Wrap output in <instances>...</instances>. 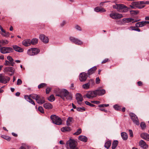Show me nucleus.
I'll list each match as a JSON object with an SVG mask.
<instances>
[{
  "mask_svg": "<svg viewBox=\"0 0 149 149\" xmlns=\"http://www.w3.org/2000/svg\"><path fill=\"white\" fill-rule=\"evenodd\" d=\"M118 141L117 140L114 141L112 143V149H115L116 147H117L118 144Z\"/></svg>",
  "mask_w": 149,
  "mask_h": 149,
  "instance_id": "27",
  "label": "nucleus"
},
{
  "mask_svg": "<svg viewBox=\"0 0 149 149\" xmlns=\"http://www.w3.org/2000/svg\"><path fill=\"white\" fill-rule=\"evenodd\" d=\"M31 44V40L30 39H27V40H24L22 42L23 45L26 47L30 46Z\"/></svg>",
  "mask_w": 149,
  "mask_h": 149,
  "instance_id": "22",
  "label": "nucleus"
},
{
  "mask_svg": "<svg viewBox=\"0 0 149 149\" xmlns=\"http://www.w3.org/2000/svg\"><path fill=\"white\" fill-rule=\"evenodd\" d=\"M106 10L104 9L103 8H100V12L101 13H103Z\"/></svg>",
  "mask_w": 149,
  "mask_h": 149,
  "instance_id": "63",
  "label": "nucleus"
},
{
  "mask_svg": "<svg viewBox=\"0 0 149 149\" xmlns=\"http://www.w3.org/2000/svg\"><path fill=\"white\" fill-rule=\"evenodd\" d=\"M87 78L86 74L85 72L81 73L79 75V79L81 81H85Z\"/></svg>",
  "mask_w": 149,
  "mask_h": 149,
  "instance_id": "11",
  "label": "nucleus"
},
{
  "mask_svg": "<svg viewBox=\"0 0 149 149\" xmlns=\"http://www.w3.org/2000/svg\"><path fill=\"white\" fill-rule=\"evenodd\" d=\"M38 110L42 113H44L43 108L42 107H39L38 108Z\"/></svg>",
  "mask_w": 149,
  "mask_h": 149,
  "instance_id": "45",
  "label": "nucleus"
},
{
  "mask_svg": "<svg viewBox=\"0 0 149 149\" xmlns=\"http://www.w3.org/2000/svg\"><path fill=\"white\" fill-rule=\"evenodd\" d=\"M111 144V142L110 141H107L105 143L104 147L107 149L109 148Z\"/></svg>",
  "mask_w": 149,
  "mask_h": 149,
  "instance_id": "32",
  "label": "nucleus"
},
{
  "mask_svg": "<svg viewBox=\"0 0 149 149\" xmlns=\"http://www.w3.org/2000/svg\"><path fill=\"white\" fill-rule=\"evenodd\" d=\"M139 145L141 147L144 149L147 148L148 147V145L142 140H141L139 142Z\"/></svg>",
  "mask_w": 149,
  "mask_h": 149,
  "instance_id": "13",
  "label": "nucleus"
},
{
  "mask_svg": "<svg viewBox=\"0 0 149 149\" xmlns=\"http://www.w3.org/2000/svg\"><path fill=\"white\" fill-rule=\"evenodd\" d=\"M140 126L142 129H144L146 127V125L144 123L142 122L140 124Z\"/></svg>",
  "mask_w": 149,
  "mask_h": 149,
  "instance_id": "48",
  "label": "nucleus"
},
{
  "mask_svg": "<svg viewBox=\"0 0 149 149\" xmlns=\"http://www.w3.org/2000/svg\"><path fill=\"white\" fill-rule=\"evenodd\" d=\"M141 22L136 23L135 24L136 26L137 27H142L143 25L141 24Z\"/></svg>",
  "mask_w": 149,
  "mask_h": 149,
  "instance_id": "44",
  "label": "nucleus"
},
{
  "mask_svg": "<svg viewBox=\"0 0 149 149\" xmlns=\"http://www.w3.org/2000/svg\"><path fill=\"white\" fill-rule=\"evenodd\" d=\"M108 60H109L108 58H106L102 61V63H106L108 61Z\"/></svg>",
  "mask_w": 149,
  "mask_h": 149,
  "instance_id": "62",
  "label": "nucleus"
},
{
  "mask_svg": "<svg viewBox=\"0 0 149 149\" xmlns=\"http://www.w3.org/2000/svg\"><path fill=\"white\" fill-rule=\"evenodd\" d=\"M129 131L130 133V136L132 137L133 136V134L132 130H130Z\"/></svg>",
  "mask_w": 149,
  "mask_h": 149,
  "instance_id": "60",
  "label": "nucleus"
},
{
  "mask_svg": "<svg viewBox=\"0 0 149 149\" xmlns=\"http://www.w3.org/2000/svg\"><path fill=\"white\" fill-rule=\"evenodd\" d=\"M90 84V83L88 82L86 84H83L82 86V87L85 89H87L89 88Z\"/></svg>",
  "mask_w": 149,
  "mask_h": 149,
  "instance_id": "35",
  "label": "nucleus"
},
{
  "mask_svg": "<svg viewBox=\"0 0 149 149\" xmlns=\"http://www.w3.org/2000/svg\"><path fill=\"white\" fill-rule=\"evenodd\" d=\"M139 3V2H132L131 3V5H130V6L132 8H137Z\"/></svg>",
  "mask_w": 149,
  "mask_h": 149,
  "instance_id": "25",
  "label": "nucleus"
},
{
  "mask_svg": "<svg viewBox=\"0 0 149 149\" xmlns=\"http://www.w3.org/2000/svg\"><path fill=\"white\" fill-rule=\"evenodd\" d=\"M113 107L116 110H120L121 109V108L117 104L114 105Z\"/></svg>",
  "mask_w": 149,
  "mask_h": 149,
  "instance_id": "42",
  "label": "nucleus"
},
{
  "mask_svg": "<svg viewBox=\"0 0 149 149\" xmlns=\"http://www.w3.org/2000/svg\"><path fill=\"white\" fill-rule=\"evenodd\" d=\"M141 138L148 141H149V134L147 133H143L141 134Z\"/></svg>",
  "mask_w": 149,
  "mask_h": 149,
  "instance_id": "18",
  "label": "nucleus"
},
{
  "mask_svg": "<svg viewBox=\"0 0 149 149\" xmlns=\"http://www.w3.org/2000/svg\"><path fill=\"white\" fill-rule=\"evenodd\" d=\"M69 39L72 42L76 45H80L83 44V42L81 40L74 37H70Z\"/></svg>",
  "mask_w": 149,
  "mask_h": 149,
  "instance_id": "6",
  "label": "nucleus"
},
{
  "mask_svg": "<svg viewBox=\"0 0 149 149\" xmlns=\"http://www.w3.org/2000/svg\"><path fill=\"white\" fill-rule=\"evenodd\" d=\"M48 100L51 102H52L54 101L55 100V98L53 95H51L48 98Z\"/></svg>",
  "mask_w": 149,
  "mask_h": 149,
  "instance_id": "36",
  "label": "nucleus"
},
{
  "mask_svg": "<svg viewBox=\"0 0 149 149\" xmlns=\"http://www.w3.org/2000/svg\"><path fill=\"white\" fill-rule=\"evenodd\" d=\"M85 103L86 104L89 105L91 107H94L95 106V105L91 104L90 102H88V101H85Z\"/></svg>",
  "mask_w": 149,
  "mask_h": 149,
  "instance_id": "47",
  "label": "nucleus"
},
{
  "mask_svg": "<svg viewBox=\"0 0 149 149\" xmlns=\"http://www.w3.org/2000/svg\"><path fill=\"white\" fill-rule=\"evenodd\" d=\"M97 69V68L96 66H94L92 68L88 71V74L89 76L93 73L94 71Z\"/></svg>",
  "mask_w": 149,
  "mask_h": 149,
  "instance_id": "21",
  "label": "nucleus"
},
{
  "mask_svg": "<svg viewBox=\"0 0 149 149\" xmlns=\"http://www.w3.org/2000/svg\"><path fill=\"white\" fill-rule=\"evenodd\" d=\"M32 49L31 48L29 49L27 51V54L30 56H34L33 54V51Z\"/></svg>",
  "mask_w": 149,
  "mask_h": 149,
  "instance_id": "37",
  "label": "nucleus"
},
{
  "mask_svg": "<svg viewBox=\"0 0 149 149\" xmlns=\"http://www.w3.org/2000/svg\"><path fill=\"white\" fill-rule=\"evenodd\" d=\"M100 8L98 7H97L94 8V10L96 12H99L100 11Z\"/></svg>",
  "mask_w": 149,
  "mask_h": 149,
  "instance_id": "57",
  "label": "nucleus"
},
{
  "mask_svg": "<svg viewBox=\"0 0 149 149\" xmlns=\"http://www.w3.org/2000/svg\"><path fill=\"white\" fill-rule=\"evenodd\" d=\"M8 43V41L7 40H0V47H1V44L2 45H5Z\"/></svg>",
  "mask_w": 149,
  "mask_h": 149,
  "instance_id": "31",
  "label": "nucleus"
},
{
  "mask_svg": "<svg viewBox=\"0 0 149 149\" xmlns=\"http://www.w3.org/2000/svg\"><path fill=\"white\" fill-rule=\"evenodd\" d=\"M13 51V49L11 47H3L0 48V52L3 54L9 53Z\"/></svg>",
  "mask_w": 149,
  "mask_h": 149,
  "instance_id": "4",
  "label": "nucleus"
},
{
  "mask_svg": "<svg viewBox=\"0 0 149 149\" xmlns=\"http://www.w3.org/2000/svg\"><path fill=\"white\" fill-rule=\"evenodd\" d=\"M131 14L133 15H136L139 13V11L137 10H131L130 11Z\"/></svg>",
  "mask_w": 149,
  "mask_h": 149,
  "instance_id": "41",
  "label": "nucleus"
},
{
  "mask_svg": "<svg viewBox=\"0 0 149 149\" xmlns=\"http://www.w3.org/2000/svg\"><path fill=\"white\" fill-rule=\"evenodd\" d=\"M15 71V69L13 67H6L4 69V72H10L12 73V74L14 73Z\"/></svg>",
  "mask_w": 149,
  "mask_h": 149,
  "instance_id": "17",
  "label": "nucleus"
},
{
  "mask_svg": "<svg viewBox=\"0 0 149 149\" xmlns=\"http://www.w3.org/2000/svg\"><path fill=\"white\" fill-rule=\"evenodd\" d=\"M38 95H37L36 94H31L29 95V96L31 97H32L33 99H35L36 101V100H37L38 97Z\"/></svg>",
  "mask_w": 149,
  "mask_h": 149,
  "instance_id": "33",
  "label": "nucleus"
},
{
  "mask_svg": "<svg viewBox=\"0 0 149 149\" xmlns=\"http://www.w3.org/2000/svg\"><path fill=\"white\" fill-rule=\"evenodd\" d=\"M134 19L131 18H124L123 21L125 22L129 23L134 21Z\"/></svg>",
  "mask_w": 149,
  "mask_h": 149,
  "instance_id": "29",
  "label": "nucleus"
},
{
  "mask_svg": "<svg viewBox=\"0 0 149 149\" xmlns=\"http://www.w3.org/2000/svg\"><path fill=\"white\" fill-rule=\"evenodd\" d=\"M29 102L31 103L32 104H33V105H35V103L34 102V101L32 100L31 98H30L29 100V101H28Z\"/></svg>",
  "mask_w": 149,
  "mask_h": 149,
  "instance_id": "54",
  "label": "nucleus"
},
{
  "mask_svg": "<svg viewBox=\"0 0 149 149\" xmlns=\"http://www.w3.org/2000/svg\"><path fill=\"white\" fill-rule=\"evenodd\" d=\"M51 90V88H47L46 90V92L47 94L49 93V92Z\"/></svg>",
  "mask_w": 149,
  "mask_h": 149,
  "instance_id": "52",
  "label": "nucleus"
},
{
  "mask_svg": "<svg viewBox=\"0 0 149 149\" xmlns=\"http://www.w3.org/2000/svg\"><path fill=\"white\" fill-rule=\"evenodd\" d=\"M95 91L97 96V95H102L105 94L106 93L105 90L104 89H101L100 88H97L95 90Z\"/></svg>",
  "mask_w": 149,
  "mask_h": 149,
  "instance_id": "10",
  "label": "nucleus"
},
{
  "mask_svg": "<svg viewBox=\"0 0 149 149\" xmlns=\"http://www.w3.org/2000/svg\"><path fill=\"white\" fill-rule=\"evenodd\" d=\"M110 16L114 19H118L123 17L122 14L116 13H113L110 14Z\"/></svg>",
  "mask_w": 149,
  "mask_h": 149,
  "instance_id": "8",
  "label": "nucleus"
},
{
  "mask_svg": "<svg viewBox=\"0 0 149 149\" xmlns=\"http://www.w3.org/2000/svg\"><path fill=\"white\" fill-rule=\"evenodd\" d=\"M39 38L44 43H47L49 42V39L48 38L43 34L40 35Z\"/></svg>",
  "mask_w": 149,
  "mask_h": 149,
  "instance_id": "12",
  "label": "nucleus"
},
{
  "mask_svg": "<svg viewBox=\"0 0 149 149\" xmlns=\"http://www.w3.org/2000/svg\"><path fill=\"white\" fill-rule=\"evenodd\" d=\"M1 137L8 141H10L11 139L10 137L4 135H2Z\"/></svg>",
  "mask_w": 149,
  "mask_h": 149,
  "instance_id": "39",
  "label": "nucleus"
},
{
  "mask_svg": "<svg viewBox=\"0 0 149 149\" xmlns=\"http://www.w3.org/2000/svg\"><path fill=\"white\" fill-rule=\"evenodd\" d=\"M100 79H99V77H97L96 79V83L97 84H99L100 82Z\"/></svg>",
  "mask_w": 149,
  "mask_h": 149,
  "instance_id": "55",
  "label": "nucleus"
},
{
  "mask_svg": "<svg viewBox=\"0 0 149 149\" xmlns=\"http://www.w3.org/2000/svg\"><path fill=\"white\" fill-rule=\"evenodd\" d=\"M38 41V40L37 39L33 38L31 41V43L33 45H35L37 43Z\"/></svg>",
  "mask_w": 149,
  "mask_h": 149,
  "instance_id": "34",
  "label": "nucleus"
},
{
  "mask_svg": "<svg viewBox=\"0 0 149 149\" xmlns=\"http://www.w3.org/2000/svg\"><path fill=\"white\" fill-rule=\"evenodd\" d=\"M4 65H10V62L7 60L5 61Z\"/></svg>",
  "mask_w": 149,
  "mask_h": 149,
  "instance_id": "53",
  "label": "nucleus"
},
{
  "mask_svg": "<svg viewBox=\"0 0 149 149\" xmlns=\"http://www.w3.org/2000/svg\"><path fill=\"white\" fill-rule=\"evenodd\" d=\"M7 59L10 62V65L11 66H13L15 64V63L14 62V60L10 56H8L7 57Z\"/></svg>",
  "mask_w": 149,
  "mask_h": 149,
  "instance_id": "24",
  "label": "nucleus"
},
{
  "mask_svg": "<svg viewBox=\"0 0 149 149\" xmlns=\"http://www.w3.org/2000/svg\"><path fill=\"white\" fill-rule=\"evenodd\" d=\"M38 98L37 100H36V102L38 103L42 104L45 102V99L43 97L39 95Z\"/></svg>",
  "mask_w": 149,
  "mask_h": 149,
  "instance_id": "14",
  "label": "nucleus"
},
{
  "mask_svg": "<svg viewBox=\"0 0 149 149\" xmlns=\"http://www.w3.org/2000/svg\"><path fill=\"white\" fill-rule=\"evenodd\" d=\"M124 5L122 4H117L113 6V8H115L117 10L120 12H121L123 7H124Z\"/></svg>",
  "mask_w": 149,
  "mask_h": 149,
  "instance_id": "15",
  "label": "nucleus"
},
{
  "mask_svg": "<svg viewBox=\"0 0 149 149\" xmlns=\"http://www.w3.org/2000/svg\"><path fill=\"white\" fill-rule=\"evenodd\" d=\"M9 77L6 76H4L1 74H0V82L4 84L6 83L10 80Z\"/></svg>",
  "mask_w": 149,
  "mask_h": 149,
  "instance_id": "9",
  "label": "nucleus"
},
{
  "mask_svg": "<svg viewBox=\"0 0 149 149\" xmlns=\"http://www.w3.org/2000/svg\"><path fill=\"white\" fill-rule=\"evenodd\" d=\"M33 51V54L34 55H37L40 52L39 49H38L35 48H31Z\"/></svg>",
  "mask_w": 149,
  "mask_h": 149,
  "instance_id": "30",
  "label": "nucleus"
},
{
  "mask_svg": "<svg viewBox=\"0 0 149 149\" xmlns=\"http://www.w3.org/2000/svg\"><path fill=\"white\" fill-rule=\"evenodd\" d=\"M22 81L20 79H18L17 81V84L18 85H19L22 84Z\"/></svg>",
  "mask_w": 149,
  "mask_h": 149,
  "instance_id": "50",
  "label": "nucleus"
},
{
  "mask_svg": "<svg viewBox=\"0 0 149 149\" xmlns=\"http://www.w3.org/2000/svg\"><path fill=\"white\" fill-rule=\"evenodd\" d=\"M13 49L16 52H21L23 51V49L17 45H13Z\"/></svg>",
  "mask_w": 149,
  "mask_h": 149,
  "instance_id": "19",
  "label": "nucleus"
},
{
  "mask_svg": "<svg viewBox=\"0 0 149 149\" xmlns=\"http://www.w3.org/2000/svg\"><path fill=\"white\" fill-rule=\"evenodd\" d=\"M109 104H102L99 105V107H107L109 106Z\"/></svg>",
  "mask_w": 149,
  "mask_h": 149,
  "instance_id": "49",
  "label": "nucleus"
},
{
  "mask_svg": "<svg viewBox=\"0 0 149 149\" xmlns=\"http://www.w3.org/2000/svg\"><path fill=\"white\" fill-rule=\"evenodd\" d=\"M56 93V96L60 97L64 100L65 97L67 100H71L72 99V95L66 89H57Z\"/></svg>",
  "mask_w": 149,
  "mask_h": 149,
  "instance_id": "1",
  "label": "nucleus"
},
{
  "mask_svg": "<svg viewBox=\"0 0 149 149\" xmlns=\"http://www.w3.org/2000/svg\"><path fill=\"white\" fill-rule=\"evenodd\" d=\"M96 93L95 90L90 91L87 92L86 95L84 96V97H86L88 99H92L96 97Z\"/></svg>",
  "mask_w": 149,
  "mask_h": 149,
  "instance_id": "5",
  "label": "nucleus"
},
{
  "mask_svg": "<svg viewBox=\"0 0 149 149\" xmlns=\"http://www.w3.org/2000/svg\"><path fill=\"white\" fill-rule=\"evenodd\" d=\"M91 102L93 103L98 104L100 103V102L98 101H92Z\"/></svg>",
  "mask_w": 149,
  "mask_h": 149,
  "instance_id": "59",
  "label": "nucleus"
},
{
  "mask_svg": "<svg viewBox=\"0 0 149 149\" xmlns=\"http://www.w3.org/2000/svg\"><path fill=\"white\" fill-rule=\"evenodd\" d=\"M81 132V129H79L77 130V132L74 133L73 134L75 135H78L80 134Z\"/></svg>",
  "mask_w": 149,
  "mask_h": 149,
  "instance_id": "38",
  "label": "nucleus"
},
{
  "mask_svg": "<svg viewBox=\"0 0 149 149\" xmlns=\"http://www.w3.org/2000/svg\"><path fill=\"white\" fill-rule=\"evenodd\" d=\"M75 28L78 31H81V27L78 25H76Z\"/></svg>",
  "mask_w": 149,
  "mask_h": 149,
  "instance_id": "58",
  "label": "nucleus"
},
{
  "mask_svg": "<svg viewBox=\"0 0 149 149\" xmlns=\"http://www.w3.org/2000/svg\"><path fill=\"white\" fill-rule=\"evenodd\" d=\"M72 119L73 118H72L71 117H69L67 119V120L68 121L71 122L72 121Z\"/></svg>",
  "mask_w": 149,
  "mask_h": 149,
  "instance_id": "61",
  "label": "nucleus"
},
{
  "mask_svg": "<svg viewBox=\"0 0 149 149\" xmlns=\"http://www.w3.org/2000/svg\"><path fill=\"white\" fill-rule=\"evenodd\" d=\"M145 7V5H142L139 3L138 4V6H137V8H138L141 9Z\"/></svg>",
  "mask_w": 149,
  "mask_h": 149,
  "instance_id": "51",
  "label": "nucleus"
},
{
  "mask_svg": "<svg viewBox=\"0 0 149 149\" xmlns=\"http://www.w3.org/2000/svg\"><path fill=\"white\" fill-rule=\"evenodd\" d=\"M44 107L46 109H51L53 108L52 105L50 103H45L43 105Z\"/></svg>",
  "mask_w": 149,
  "mask_h": 149,
  "instance_id": "20",
  "label": "nucleus"
},
{
  "mask_svg": "<svg viewBox=\"0 0 149 149\" xmlns=\"http://www.w3.org/2000/svg\"><path fill=\"white\" fill-rule=\"evenodd\" d=\"M3 33H2L1 35L4 37H9V36L10 33L8 32H6L5 31V32H3Z\"/></svg>",
  "mask_w": 149,
  "mask_h": 149,
  "instance_id": "40",
  "label": "nucleus"
},
{
  "mask_svg": "<svg viewBox=\"0 0 149 149\" xmlns=\"http://www.w3.org/2000/svg\"><path fill=\"white\" fill-rule=\"evenodd\" d=\"M65 24V21H63L61 24V25L62 26H63Z\"/></svg>",
  "mask_w": 149,
  "mask_h": 149,
  "instance_id": "64",
  "label": "nucleus"
},
{
  "mask_svg": "<svg viewBox=\"0 0 149 149\" xmlns=\"http://www.w3.org/2000/svg\"><path fill=\"white\" fill-rule=\"evenodd\" d=\"M46 85V84L45 83H41V84H39L38 86V88H42V87H43L45 86Z\"/></svg>",
  "mask_w": 149,
  "mask_h": 149,
  "instance_id": "46",
  "label": "nucleus"
},
{
  "mask_svg": "<svg viewBox=\"0 0 149 149\" xmlns=\"http://www.w3.org/2000/svg\"><path fill=\"white\" fill-rule=\"evenodd\" d=\"M76 142L74 139H70L66 142V146L68 149H78Z\"/></svg>",
  "mask_w": 149,
  "mask_h": 149,
  "instance_id": "2",
  "label": "nucleus"
},
{
  "mask_svg": "<svg viewBox=\"0 0 149 149\" xmlns=\"http://www.w3.org/2000/svg\"><path fill=\"white\" fill-rule=\"evenodd\" d=\"M61 130L63 132L69 131L70 130V128L68 127H63L61 128Z\"/></svg>",
  "mask_w": 149,
  "mask_h": 149,
  "instance_id": "28",
  "label": "nucleus"
},
{
  "mask_svg": "<svg viewBox=\"0 0 149 149\" xmlns=\"http://www.w3.org/2000/svg\"><path fill=\"white\" fill-rule=\"evenodd\" d=\"M30 97L28 95H26L25 96H24V98L27 101H29V100L31 98H30V97Z\"/></svg>",
  "mask_w": 149,
  "mask_h": 149,
  "instance_id": "56",
  "label": "nucleus"
},
{
  "mask_svg": "<svg viewBox=\"0 0 149 149\" xmlns=\"http://www.w3.org/2000/svg\"><path fill=\"white\" fill-rule=\"evenodd\" d=\"M121 136L123 139L124 140H126L128 138L127 134L125 132H122L121 133Z\"/></svg>",
  "mask_w": 149,
  "mask_h": 149,
  "instance_id": "26",
  "label": "nucleus"
},
{
  "mask_svg": "<svg viewBox=\"0 0 149 149\" xmlns=\"http://www.w3.org/2000/svg\"><path fill=\"white\" fill-rule=\"evenodd\" d=\"M130 115L133 122L136 125H139V123L137 116L133 113H130Z\"/></svg>",
  "mask_w": 149,
  "mask_h": 149,
  "instance_id": "7",
  "label": "nucleus"
},
{
  "mask_svg": "<svg viewBox=\"0 0 149 149\" xmlns=\"http://www.w3.org/2000/svg\"><path fill=\"white\" fill-rule=\"evenodd\" d=\"M52 122L54 124L60 125L62 124V120L59 117L55 115H52L50 116Z\"/></svg>",
  "mask_w": 149,
  "mask_h": 149,
  "instance_id": "3",
  "label": "nucleus"
},
{
  "mask_svg": "<svg viewBox=\"0 0 149 149\" xmlns=\"http://www.w3.org/2000/svg\"><path fill=\"white\" fill-rule=\"evenodd\" d=\"M122 9V11H121V12L125 13L127 11L128 8L126 6H124V7Z\"/></svg>",
  "mask_w": 149,
  "mask_h": 149,
  "instance_id": "43",
  "label": "nucleus"
},
{
  "mask_svg": "<svg viewBox=\"0 0 149 149\" xmlns=\"http://www.w3.org/2000/svg\"><path fill=\"white\" fill-rule=\"evenodd\" d=\"M76 98L77 100V102L79 104V102L82 101L83 100V97L81 94L79 93H77L76 95Z\"/></svg>",
  "mask_w": 149,
  "mask_h": 149,
  "instance_id": "16",
  "label": "nucleus"
},
{
  "mask_svg": "<svg viewBox=\"0 0 149 149\" xmlns=\"http://www.w3.org/2000/svg\"><path fill=\"white\" fill-rule=\"evenodd\" d=\"M79 139L82 141L86 142L87 141L88 139L86 137L83 135H80L79 136Z\"/></svg>",
  "mask_w": 149,
  "mask_h": 149,
  "instance_id": "23",
  "label": "nucleus"
}]
</instances>
